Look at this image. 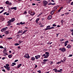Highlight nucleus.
<instances>
[{"instance_id":"obj_1","label":"nucleus","mask_w":73,"mask_h":73,"mask_svg":"<svg viewBox=\"0 0 73 73\" xmlns=\"http://www.w3.org/2000/svg\"><path fill=\"white\" fill-rule=\"evenodd\" d=\"M48 4V2L45 0L43 1V4L44 7H46V5H47Z\"/></svg>"},{"instance_id":"obj_2","label":"nucleus","mask_w":73,"mask_h":73,"mask_svg":"<svg viewBox=\"0 0 73 73\" xmlns=\"http://www.w3.org/2000/svg\"><path fill=\"white\" fill-rule=\"evenodd\" d=\"M59 50H61L62 52H65L66 51V49L65 48H62L59 49Z\"/></svg>"},{"instance_id":"obj_3","label":"nucleus","mask_w":73,"mask_h":73,"mask_svg":"<svg viewBox=\"0 0 73 73\" xmlns=\"http://www.w3.org/2000/svg\"><path fill=\"white\" fill-rule=\"evenodd\" d=\"M24 57H25L27 58H30V56H29V54H27L26 55L24 56Z\"/></svg>"},{"instance_id":"obj_4","label":"nucleus","mask_w":73,"mask_h":73,"mask_svg":"<svg viewBox=\"0 0 73 73\" xmlns=\"http://www.w3.org/2000/svg\"><path fill=\"white\" fill-rule=\"evenodd\" d=\"M35 57L36 59H38V58H40V55H38L37 56H35Z\"/></svg>"},{"instance_id":"obj_5","label":"nucleus","mask_w":73,"mask_h":73,"mask_svg":"<svg viewBox=\"0 0 73 73\" xmlns=\"http://www.w3.org/2000/svg\"><path fill=\"white\" fill-rule=\"evenodd\" d=\"M50 26H47L46 28L44 29V31H46V30H48V29H50Z\"/></svg>"},{"instance_id":"obj_6","label":"nucleus","mask_w":73,"mask_h":73,"mask_svg":"<svg viewBox=\"0 0 73 73\" xmlns=\"http://www.w3.org/2000/svg\"><path fill=\"white\" fill-rule=\"evenodd\" d=\"M3 53L6 54V55H8V54L7 53V50H6L4 49Z\"/></svg>"},{"instance_id":"obj_7","label":"nucleus","mask_w":73,"mask_h":73,"mask_svg":"<svg viewBox=\"0 0 73 73\" xmlns=\"http://www.w3.org/2000/svg\"><path fill=\"white\" fill-rule=\"evenodd\" d=\"M17 7H11V9H14V10H16L17 9Z\"/></svg>"},{"instance_id":"obj_8","label":"nucleus","mask_w":73,"mask_h":73,"mask_svg":"<svg viewBox=\"0 0 73 73\" xmlns=\"http://www.w3.org/2000/svg\"><path fill=\"white\" fill-rule=\"evenodd\" d=\"M55 11L54 10L50 12V14H51V15H52L53 14V13H54V12Z\"/></svg>"},{"instance_id":"obj_9","label":"nucleus","mask_w":73,"mask_h":73,"mask_svg":"<svg viewBox=\"0 0 73 73\" xmlns=\"http://www.w3.org/2000/svg\"><path fill=\"white\" fill-rule=\"evenodd\" d=\"M49 56V55L46 54V55H45V56H44V58H48V57Z\"/></svg>"},{"instance_id":"obj_10","label":"nucleus","mask_w":73,"mask_h":73,"mask_svg":"<svg viewBox=\"0 0 73 73\" xmlns=\"http://www.w3.org/2000/svg\"><path fill=\"white\" fill-rule=\"evenodd\" d=\"M52 19V16L50 15L48 17V20H50Z\"/></svg>"},{"instance_id":"obj_11","label":"nucleus","mask_w":73,"mask_h":73,"mask_svg":"<svg viewBox=\"0 0 73 73\" xmlns=\"http://www.w3.org/2000/svg\"><path fill=\"white\" fill-rule=\"evenodd\" d=\"M10 20H11V22H13V21H14L15 20V19L14 18H13L11 19Z\"/></svg>"},{"instance_id":"obj_12","label":"nucleus","mask_w":73,"mask_h":73,"mask_svg":"<svg viewBox=\"0 0 73 73\" xmlns=\"http://www.w3.org/2000/svg\"><path fill=\"white\" fill-rule=\"evenodd\" d=\"M5 33H6V34H7V35H8V33H9V32L8 31H5Z\"/></svg>"},{"instance_id":"obj_13","label":"nucleus","mask_w":73,"mask_h":73,"mask_svg":"<svg viewBox=\"0 0 73 73\" xmlns=\"http://www.w3.org/2000/svg\"><path fill=\"white\" fill-rule=\"evenodd\" d=\"M8 57L9 58H11L12 57V54L9 55H8Z\"/></svg>"},{"instance_id":"obj_14","label":"nucleus","mask_w":73,"mask_h":73,"mask_svg":"<svg viewBox=\"0 0 73 73\" xmlns=\"http://www.w3.org/2000/svg\"><path fill=\"white\" fill-rule=\"evenodd\" d=\"M31 59L32 61H35V58L34 57H32Z\"/></svg>"},{"instance_id":"obj_15","label":"nucleus","mask_w":73,"mask_h":73,"mask_svg":"<svg viewBox=\"0 0 73 73\" xmlns=\"http://www.w3.org/2000/svg\"><path fill=\"white\" fill-rule=\"evenodd\" d=\"M53 70L55 71V72H58L57 69H53Z\"/></svg>"},{"instance_id":"obj_16","label":"nucleus","mask_w":73,"mask_h":73,"mask_svg":"<svg viewBox=\"0 0 73 73\" xmlns=\"http://www.w3.org/2000/svg\"><path fill=\"white\" fill-rule=\"evenodd\" d=\"M7 70H10V67H7V68H6Z\"/></svg>"},{"instance_id":"obj_17","label":"nucleus","mask_w":73,"mask_h":73,"mask_svg":"<svg viewBox=\"0 0 73 73\" xmlns=\"http://www.w3.org/2000/svg\"><path fill=\"white\" fill-rule=\"evenodd\" d=\"M16 64V63H12V64L11 65V66H13L15 65Z\"/></svg>"},{"instance_id":"obj_18","label":"nucleus","mask_w":73,"mask_h":73,"mask_svg":"<svg viewBox=\"0 0 73 73\" xmlns=\"http://www.w3.org/2000/svg\"><path fill=\"white\" fill-rule=\"evenodd\" d=\"M22 65V64H19L18 66H17V68H19L20 67V66H21Z\"/></svg>"},{"instance_id":"obj_19","label":"nucleus","mask_w":73,"mask_h":73,"mask_svg":"<svg viewBox=\"0 0 73 73\" xmlns=\"http://www.w3.org/2000/svg\"><path fill=\"white\" fill-rule=\"evenodd\" d=\"M71 46H70V45H68L67 48H71Z\"/></svg>"},{"instance_id":"obj_20","label":"nucleus","mask_w":73,"mask_h":73,"mask_svg":"<svg viewBox=\"0 0 73 73\" xmlns=\"http://www.w3.org/2000/svg\"><path fill=\"white\" fill-rule=\"evenodd\" d=\"M11 22H12V21H11V20H10L9 21L7 22V23H8V24H10V23H11Z\"/></svg>"},{"instance_id":"obj_21","label":"nucleus","mask_w":73,"mask_h":73,"mask_svg":"<svg viewBox=\"0 0 73 73\" xmlns=\"http://www.w3.org/2000/svg\"><path fill=\"white\" fill-rule=\"evenodd\" d=\"M25 22H20V24H25Z\"/></svg>"},{"instance_id":"obj_22","label":"nucleus","mask_w":73,"mask_h":73,"mask_svg":"<svg viewBox=\"0 0 73 73\" xmlns=\"http://www.w3.org/2000/svg\"><path fill=\"white\" fill-rule=\"evenodd\" d=\"M22 33V32L20 31H19L17 33V34H19V33Z\"/></svg>"},{"instance_id":"obj_23","label":"nucleus","mask_w":73,"mask_h":73,"mask_svg":"<svg viewBox=\"0 0 73 73\" xmlns=\"http://www.w3.org/2000/svg\"><path fill=\"white\" fill-rule=\"evenodd\" d=\"M45 54L47 55H49V52H45Z\"/></svg>"},{"instance_id":"obj_24","label":"nucleus","mask_w":73,"mask_h":73,"mask_svg":"<svg viewBox=\"0 0 73 73\" xmlns=\"http://www.w3.org/2000/svg\"><path fill=\"white\" fill-rule=\"evenodd\" d=\"M5 3H6V4H9V1H6V2H5Z\"/></svg>"},{"instance_id":"obj_25","label":"nucleus","mask_w":73,"mask_h":73,"mask_svg":"<svg viewBox=\"0 0 73 73\" xmlns=\"http://www.w3.org/2000/svg\"><path fill=\"white\" fill-rule=\"evenodd\" d=\"M48 59H44L43 60V61H44V62H46V61H48Z\"/></svg>"},{"instance_id":"obj_26","label":"nucleus","mask_w":73,"mask_h":73,"mask_svg":"<svg viewBox=\"0 0 73 73\" xmlns=\"http://www.w3.org/2000/svg\"><path fill=\"white\" fill-rule=\"evenodd\" d=\"M3 29H4V30H5H5H7V29H8V27H6L5 28H4Z\"/></svg>"},{"instance_id":"obj_27","label":"nucleus","mask_w":73,"mask_h":73,"mask_svg":"<svg viewBox=\"0 0 73 73\" xmlns=\"http://www.w3.org/2000/svg\"><path fill=\"white\" fill-rule=\"evenodd\" d=\"M4 29H2L1 30V32H4L5 31Z\"/></svg>"},{"instance_id":"obj_28","label":"nucleus","mask_w":73,"mask_h":73,"mask_svg":"<svg viewBox=\"0 0 73 73\" xmlns=\"http://www.w3.org/2000/svg\"><path fill=\"white\" fill-rule=\"evenodd\" d=\"M15 46H17V45H19V44L18 43H16V44H15Z\"/></svg>"},{"instance_id":"obj_29","label":"nucleus","mask_w":73,"mask_h":73,"mask_svg":"<svg viewBox=\"0 0 73 73\" xmlns=\"http://www.w3.org/2000/svg\"><path fill=\"white\" fill-rule=\"evenodd\" d=\"M16 36H17V38H19V35H17Z\"/></svg>"},{"instance_id":"obj_30","label":"nucleus","mask_w":73,"mask_h":73,"mask_svg":"<svg viewBox=\"0 0 73 73\" xmlns=\"http://www.w3.org/2000/svg\"><path fill=\"white\" fill-rule=\"evenodd\" d=\"M61 63L60 62H59L56 63L57 64H60Z\"/></svg>"},{"instance_id":"obj_31","label":"nucleus","mask_w":73,"mask_h":73,"mask_svg":"<svg viewBox=\"0 0 73 73\" xmlns=\"http://www.w3.org/2000/svg\"><path fill=\"white\" fill-rule=\"evenodd\" d=\"M64 44H65V45H64L65 46H66V45H68V44L67 43H65Z\"/></svg>"},{"instance_id":"obj_32","label":"nucleus","mask_w":73,"mask_h":73,"mask_svg":"<svg viewBox=\"0 0 73 73\" xmlns=\"http://www.w3.org/2000/svg\"><path fill=\"white\" fill-rule=\"evenodd\" d=\"M53 64V62H51L50 63V65H52V64Z\"/></svg>"},{"instance_id":"obj_33","label":"nucleus","mask_w":73,"mask_h":73,"mask_svg":"<svg viewBox=\"0 0 73 73\" xmlns=\"http://www.w3.org/2000/svg\"><path fill=\"white\" fill-rule=\"evenodd\" d=\"M68 42H69V41H68V40H67L65 42V43L67 44V43H68Z\"/></svg>"},{"instance_id":"obj_34","label":"nucleus","mask_w":73,"mask_h":73,"mask_svg":"<svg viewBox=\"0 0 73 73\" xmlns=\"http://www.w3.org/2000/svg\"><path fill=\"white\" fill-rule=\"evenodd\" d=\"M29 13H32V11H29Z\"/></svg>"},{"instance_id":"obj_35","label":"nucleus","mask_w":73,"mask_h":73,"mask_svg":"<svg viewBox=\"0 0 73 73\" xmlns=\"http://www.w3.org/2000/svg\"><path fill=\"white\" fill-rule=\"evenodd\" d=\"M9 24L7 25V26H10V25H11V23H9Z\"/></svg>"},{"instance_id":"obj_36","label":"nucleus","mask_w":73,"mask_h":73,"mask_svg":"<svg viewBox=\"0 0 73 73\" xmlns=\"http://www.w3.org/2000/svg\"><path fill=\"white\" fill-rule=\"evenodd\" d=\"M0 48H4L3 47V46H0Z\"/></svg>"},{"instance_id":"obj_37","label":"nucleus","mask_w":73,"mask_h":73,"mask_svg":"<svg viewBox=\"0 0 73 73\" xmlns=\"http://www.w3.org/2000/svg\"><path fill=\"white\" fill-rule=\"evenodd\" d=\"M26 32H27V31L25 30L23 31V33H25Z\"/></svg>"},{"instance_id":"obj_38","label":"nucleus","mask_w":73,"mask_h":73,"mask_svg":"<svg viewBox=\"0 0 73 73\" xmlns=\"http://www.w3.org/2000/svg\"><path fill=\"white\" fill-rule=\"evenodd\" d=\"M64 39H60V41H64Z\"/></svg>"},{"instance_id":"obj_39","label":"nucleus","mask_w":73,"mask_h":73,"mask_svg":"<svg viewBox=\"0 0 73 73\" xmlns=\"http://www.w3.org/2000/svg\"><path fill=\"white\" fill-rule=\"evenodd\" d=\"M9 66V64H6V66H7V67Z\"/></svg>"},{"instance_id":"obj_40","label":"nucleus","mask_w":73,"mask_h":73,"mask_svg":"<svg viewBox=\"0 0 73 73\" xmlns=\"http://www.w3.org/2000/svg\"><path fill=\"white\" fill-rule=\"evenodd\" d=\"M52 26L53 27H56V25H55V24H53Z\"/></svg>"},{"instance_id":"obj_41","label":"nucleus","mask_w":73,"mask_h":73,"mask_svg":"<svg viewBox=\"0 0 73 73\" xmlns=\"http://www.w3.org/2000/svg\"><path fill=\"white\" fill-rule=\"evenodd\" d=\"M70 31L72 32H73V30H71V29H70Z\"/></svg>"},{"instance_id":"obj_42","label":"nucleus","mask_w":73,"mask_h":73,"mask_svg":"<svg viewBox=\"0 0 73 73\" xmlns=\"http://www.w3.org/2000/svg\"><path fill=\"white\" fill-rule=\"evenodd\" d=\"M11 4H12V3H9H9L8 4V5H11Z\"/></svg>"},{"instance_id":"obj_43","label":"nucleus","mask_w":73,"mask_h":73,"mask_svg":"<svg viewBox=\"0 0 73 73\" xmlns=\"http://www.w3.org/2000/svg\"><path fill=\"white\" fill-rule=\"evenodd\" d=\"M40 19L39 18H37L36 20V21H39V20Z\"/></svg>"},{"instance_id":"obj_44","label":"nucleus","mask_w":73,"mask_h":73,"mask_svg":"<svg viewBox=\"0 0 73 73\" xmlns=\"http://www.w3.org/2000/svg\"><path fill=\"white\" fill-rule=\"evenodd\" d=\"M54 9H57V7H55L54 8Z\"/></svg>"},{"instance_id":"obj_45","label":"nucleus","mask_w":73,"mask_h":73,"mask_svg":"<svg viewBox=\"0 0 73 73\" xmlns=\"http://www.w3.org/2000/svg\"><path fill=\"white\" fill-rule=\"evenodd\" d=\"M69 13H65V15H68Z\"/></svg>"},{"instance_id":"obj_46","label":"nucleus","mask_w":73,"mask_h":73,"mask_svg":"<svg viewBox=\"0 0 73 73\" xmlns=\"http://www.w3.org/2000/svg\"><path fill=\"white\" fill-rule=\"evenodd\" d=\"M72 56H73L72 54L69 55V56H68V57H72Z\"/></svg>"},{"instance_id":"obj_47","label":"nucleus","mask_w":73,"mask_h":73,"mask_svg":"<svg viewBox=\"0 0 73 73\" xmlns=\"http://www.w3.org/2000/svg\"><path fill=\"white\" fill-rule=\"evenodd\" d=\"M2 71H3V72H5V70L4 69H3Z\"/></svg>"},{"instance_id":"obj_48","label":"nucleus","mask_w":73,"mask_h":73,"mask_svg":"<svg viewBox=\"0 0 73 73\" xmlns=\"http://www.w3.org/2000/svg\"><path fill=\"white\" fill-rule=\"evenodd\" d=\"M38 72L39 73H41V72L40 71V70L38 71Z\"/></svg>"},{"instance_id":"obj_49","label":"nucleus","mask_w":73,"mask_h":73,"mask_svg":"<svg viewBox=\"0 0 73 73\" xmlns=\"http://www.w3.org/2000/svg\"><path fill=\"white\" fill-rule=\"evenodd\" d=\"M8 38V39H12V38Z\"/></svg>"},{"instance_id":"obj_50","label":"nucleus","mask_w":73,"mask_h":73,"mask_svg":"<svg viewBox=\"0 0 73 73\" xmlns=\"http://www.w3.org/2000/svg\"><path fill=\"white\" fill-rule=\"evenodd\" d=\"M61 23H62H62H64V21L63 20L62 21H61Z\"/></svg>"},{"instance_id":"obj_51","label":"nucleus","mask_w":73,"mask_h":73,"mask_svg":"<svg viewBox=\"0 0 73 73\" xmlns=\"http://www.w3.org/2000/svg\"><path fill=\"white\" fill-rule=\"evenodd\" d=\"M35 14V13H33V14H31V15H32L33 16V15H34Z\"/></svg>"},{"instance_id":"obj_52","label":"nucleus","mask_w":73,"mask_h":73,"mask_svg":"<svg viewBox=\"0 0 73 73\" xmlns=\"http://www.w3.org/2000/svg\"><path fill=\"white\" fill-rule=\"evenodd\" d=\"M46 56V55L45 54H43V55L42 56V57H44V56Z\"/></svg>"},{"instance_id":"obj_53","label":"nucleus","mask_w":73,"mask_h":73,"mask_svg":"<svg viewBox=\"0 0 73 73\" xmlns=\"http://www.w3.org/2000/svg\"><path fill=\"white\" fill-rule=\"evenodd\" d=\"M61 9H60L59 10H58V12H60V11H61Z\"/></svg>"},{"instance_id":"obj_54","label":"nucleus","mask_w":73,"mask_h":73,"mask_svg":"<svg viewBox=\"0 0 73 73\" xmlns=\"http://www.w3.org/2000/svg\"><path fill=\"white\" fill-rule=\"evenodd\" d=\"M61 72V71L60 70H58L57 72Z\"/></svg>"},{"instance_id":"obj_55","label":"nucleus","mask_w":73,"mask_h":73,"mask_svg":"<svg viewBox=\"0 0 73 73\" xmlns=\"http://www.w3.org/2000/svg\"><path fill=\"white\" fill-rule=\"evenodd\" d=\"M9 15V13H6V15Z\"/></svg>"},{"instance_id":"obj_56","label":"nucleus","mask_w":73,"mask_h":73,"mask_svg":"<svg viewBox=\"0 0 73 73\" xmlns=\"http://www.w3.org/2000/svg\"><path fill=\"white\" fill-rule=\"evenodd\" d=\"M20 25V23H18L17 24V25Z\"/></svg>"},{"instance_id":"obj_57","label":"nucleus","mask_w":73,"mask_h":73,"mask_svg":"<svg viewBox=\"0 0 73 73\" xmlns=\"http://www.w3.org/2000/svg\"><path fill=\"white\" fill-rule=\"evenodd\" d=\"M18 61V60H15V62H17V61Z\"/></svg>"},{"instance_id":"obj_58","label":"nucleus","mask_w":73,"mask_h":73,"mask_svg":"<svg viewBox=\"0 0 73 73\" xmlns=\"http://www.w3.org/2000/svg\"><path fill=\"white\" fill-rule=\"evenodd\" d=\"M53 28H54V27H51L50 28V29H53Z\"/></svg>"},{"instance_id":"obj_59","label":"nucleus","mask_w":73,"mask_h":73,"mask_svg":"<svg viewBox=\"0 0 73 73\" xmlns=\"http://www.w3.org/2000/svg\"><path fill=\"white\" fill-rule=\"evenodd\" d=\"M32 5H36V4H35V3H32Z\"/></svg>"},{"instance_id":"obj_60","label":"nucleus","mask_w":73,"mask_h":73,"mask_svg":"<svg viewBox=\"0 0 73 73\" xmlns=\"http://www.w3.org/2000/svg\"><path fill=\"white\" fill-rule=\"evenodd\" d=\"M42 64H46V62H43V63H42Z\"/></svg>"},{"instance_id":"obj_61","label":"nucleus","mask_w":73,"mask_h":73,"mask_svg":"<svg viewBox=\"0 0 73 73\" xmlns=\"http://www.w3.org/2000/svg\"><path fill=\"white\" fill-rule=\"evenodd\" d=\"M0 9H3V7H0Z\"/></svg>"},{"instance_id":"obj_62","label":"nucleus","mask_w":73,"mask_h":73,"mask_svg":"<svg viewBox=\"0 0 73 73\" xmlns=\"http://www.w3.org/2000/svg\"><path fill=\"white\" fill-rule=\"evenodd\" d=\"M5 57H3L2 58V60H4V59H5Z\"/></svg>"},{"instance_id":"obj_63","label":"nucleus","mask_w":73,"mask_h":73,"mask_svg":"<svg viewBox=\"0 0 73 73\" xmlns=\"http://www.w3.org/2000/svg\"><path fill=\"white\" fill-rule=\"evenodd\" d=\"M71 5H73V2H72L71 3Z\"/></svg>"},{"instance_id":"obj_64","label":"nucleus","mask_w":73,"mask_h":73,"mask_svg":"<svg viewBox=\"0 0 73 73\" xmlns=\"http://www.w3.org/2000/svg\"><path fill=\"white\" fill-rule=\"evenodd\" d=\"M3 37V36H1V35H0V38H2Z\"/></svg>"}]
</instances>
